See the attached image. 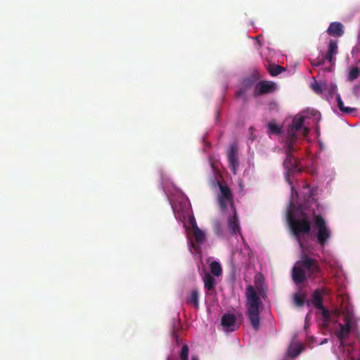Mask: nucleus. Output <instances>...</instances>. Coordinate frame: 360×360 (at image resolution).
Here are the masks:
<instances>
[{"label": "nucleus", "instance_id": "obj_38", "mask_svg": "<svg viewBox=\"0 0 360 360\" xmlns=\"http://www.w3.org/2000/svg\"><path fill=\"white\" fill-rule=\"evenodd\" d=\"M191 360H199V359H198V358L197 356H193L191 357Z\"/></svg>", "mask_w": 360, "mask_h": 360}, {"label": "nucleus", "instance_id": "obj_18", "mask_svg": "<svg viewBox=\"0 0 360 360\" xmlns=\"http://www.w3.org/2000/svg\"><path fill=\"white\" fill-rule=\"evenodd\" d=\"M338 52V47L337 41L334 40H330L328 44V52L326 55V59L329 62H332L333 60V56L336 55Z\"/></svg>", "mask_w": 360, "mask_h": 360}, {"label": "nucleus", "instance_id": "obj_15", "mask_svg": "<svg viewBox=\"0 0 360 360\" xmlns=\"http://www.w3.org/2000/svg\"><path fill=\"white\" fill-rule=\"evenodd\" d=\"M204 287L207 290V294L212 293V291L214 290L215 287V279L208 272L205 273L203 277Z\"/></svg>", "mask_w": 360, "mask_h": 360}, {"label": "nucleus", "instance_id": "obj_8", "mask_svg": "<svg viewBox=\"0 0 360 360\" xmlns=\"http://www.w3.org/2000/svg\"><path fill=\"white\" fill-rule=\"evenodd\" d=\"M238 148L237 144L236 143H231L228 151V160L229 167L235 174H236V169L238 166Z\"/></svg>", "mask_w": 360, "mask_h": 360}, {"label": "nucleus", "instance_id": "obj_12", "mask_svg": "<svg viewBox=\"0 0 360 360\" xmlns=\"http://www.w3.org/2000/svg\"><path fill=\"white\" fill-rule=\"evenodd\" d=\"M297 134H292L290 131H288L284 145V149L285 151L295 152L297 150L295 144L297 141Z\"/></svg>", "mask_w": 360, "mask_h": 360}, {"label": "nucleus", "instance_id": "obj_3", "mask_svg": "<svg viewBox=\"0 0 360 360\" xmlns=\"http://www.w3.org/2000/svg\"><path fill=\"white\" fill-rule=\"evenodd\" d=\"M288 221L293 235L297 238L301 248L302 243L300 236L308 235L311 229V221L307 214L302 210H299L295 212H288Z\"/></svg>", "mask_w": 360, "mask_h": 360}, {"label": "nucleus", "instance_id": "obj_2", "mask_svg": "<svg viewBox=\"0 0 360 360\" xmlns=\"http://www.w3.org/2000/svg\"><path fill=\"white\" fill-rule=\"evenodd\" d=\"M246 315L253 329L257 332L260 326V310L263 304L260 298L259 289H256L251 285L246 287L245 290Z\"/></svg>", "mask_w": 360, "mask_h": 360}, {"label": "nucleus", "instance_id": "obj_24", "mask_svg": "<svg viewBox=\"0 0 360 360\" xmlns=\"http://www.w3.org/2000/svg\"><path fill=\"white\" fill-rule=\"evenodd\" d=\"M267 127L270 134L278 135L282 131V127L276 124L275 122H269Z\"/></svg>", "mask_w": 360, "mask_h": 360}, {"label": "nucleus", "instance_id": "obj_17", "mask_svg": "<svg viewBox=\"0 0 360 360\" xmlns=\"http://www.w3.org/2000/svg\"><path fill=\"white\" fill-rule=\"evenodd\" d=\"M186 303L193 305L195 308L199 307V292L198 289H193L186 298Z\"/></svg>", "mask_w": 360, "mask_h": 360}, {"label": "nucleus", "instance_id": "obj_28", "mask_svg": "<svg viewBox=\"0 0 360 360\" xmlns=\"http://www.w3.org/2000/svg\"><path fill=\"white\" fill-rule=\"evenodd\" d=\"M360 73V70L358 67H354L351 69L349 72L348 73L347 79L349 82H353L356 79L358 78Z\"/></svg>", "mask_w": 360, "mask_h": 360}, {"label": "nucleus", "instance_id": "obj_33", "mask_svg": "<svg viewBox=\"0 0 360 360\" xmlns=\"http://www.w3.org/2000/svg\"><path fill=\"white\" fill-rule=\"evenodd\" d=\"M337 91H338V86L335 84H330V89L329 91V95L330 97H332L333 94H337Z\"/></svg>", "mask_w": 360, "mask_h": 360}, {"label": "nucleus", "instance_id": "obj_27", "mask_svg": "<svg viewBox=\"0 0 360 360\" xmlns=\"http://www.w3.org/2000/svg\"><path fill=\"white\" fill-rule=\"evenodd\" d=\"M311 89L316 94H321L324 90H326V83H319L316 81H314L311 84Z\"/></svg>", "mask_w": 360, "mask_h": 360}, {"label": "nucleus", "instance_id": "obj_26", "mask_svg": "<svg viewBox=\"0 0 360 360\" xmlns=\"http://www.w3.org/2000/svg\"><path fill=\"white\" fill-rule=\"evenodd\" d=\"M210 271L215 276H219L222 273L220 264L216 261H214L210 264Z\"/></svg>", "mask_w": 360, "mask_h": 360}, {"label": "nucleus", "instance_id": "obj_36", "mask_svg": "<svg viewBox=\"0 0 360 360\" xmlns=\"http://www.w3.org/2000/svg\"><path fill=\"white\" fill-rule=\"evenodd\" d=\"M214 229H215L216 233L218 235L221 234V226H220V224L219 222L215 223V224H214Z\"/></svg>", "mask_w": 360, "mask_h": 360}, {"label": "nucleus", "instance_id": "obj_20", "mask_svg": "<svg viewBox=\"0 0 360 360\" xmlns=\"http://www.w3.org/2000/svg\"><path fill=\"white\" fill-rule=\"evenodd\" d=\"M193 233L194 238L198 243H202L204 242L205 239V233L198 227L196 223L193 225Z\"/></svg>", "mask_w": 360, "mask_h": 360}, {"label": "nucleus", "instance_id": "obj_31", "mask_svg": "<svg viewBox=\"0 0 360 360\" xmlns=\"http://www.w3.org/2000/svg\"><path fill=\"white\" fill-rule=\"evenodd\" d=\"M326 58L321 57V58H317L314 60H310L311 65L314 67H317L319 65H322L325 63Z\"/></svg>", "mask_w": 360, "mask_h": 360}, {"label": "nucleus", "instance_id": "obj_11", "mask_svg": "<svg viewBox=\"0 0 360 360\" xmlns=\"http://www.w3.org/2000/svg\"><path fill=\"white\" fill-rule=\"evenodd\" d=\"M345 324H339V330L335 333L336 336L342 344L348 338L353 325V322L349 321H345Z\"/></svg>", "mask_w": 360, "mask_h": 360}, {"label": "nucleus", "instance_id": "obj_13", "mask_svg": "<svg viewBox=\"0 0 360 360\" xmlns=\"http://www.w3.org/2000/svg\"><path fill=\"white\" fill-rule=\"evenodd\" d=\"M231 210L233 211V216L229 218L228 226L233 233H236L240 231L239 221L236 208Z\"/></svg>", "mask_w": 360, "mask_h": 360}, {"label": "nucleus", "instance_id": "obj_19", "mask_svg": "<svg viewBox=\"0 0 360 360\" xmlns=\"http://www.w3.org/2000/svg\"><path fill=\"white\" fill-rule=\"evenodd\" d=\"M293 303L298 307H302L304 303L307 304L306 294L302 291H300L293 295Z\"/></svg>", "mask_w": 360, "mask_h": 360}, {"label": "nucleus", "instance_id": "obj_1", "mask_svg": "<svg viewBox=\"0 0 360 360\" xmlns=\"http://www.w3.org/2000/svg\"><path fill=\"white\" fill-rule=\"evenodd\" d=\"M321 271V269L316 259L302 254L300 260L292 268V278L295 284H301L307 280V277L315 279Z\"/></svg>", "mask_w": 360, "mask_h": 360}, {"label": "nucleus", "instance_id": "obj_22", "mask_svg": "<svg viewBox=\"0 0 360 360\" xmlns=\"http://www.w3.org/2000/svg\"><path fill=\"white\" fill-rule=\"evenodd\" d=\"M342 314L345 316V321L353 322L354 321V309L348 303L342 307Z\"/></svg>", "mask_w": 360, "mask_h": 360}, {"label": "nucleus", "instance_id": "obj_9", "mask_svg": "<svg viewBox=\"0 0 360 360\" xmlns=\"http://www.w3.org/2000/svg\"><path fill=\"white\" fill-rule=\"evenodd\" d=\"M294 152L285 151V160L283 162V167L287 170V175L299 170L298 161L293 155Z\"/></svg>", "mask_w": 360, "mask_h": 360}, {"label": "nucleus", "instance_id": "obj_6", "mask_svg": "<svg viewBox=\"0 0 360 360\" xmlns=\"http://www.w3.org/2000/svg\"><path fill=\"white\" fill-rule=\"evenodd\" d=\"M304 116H295L292 120V124L290 125L288 131H290L292 134H295L307 136L309 134V129L308 127L304 126Z\"/></svg>", "mask_w": 360, "mask_h": 360}, {"label": "nucleus", "instance_id": "obj_29", "mask_svg": "<svg viewBox=\"0 0 360 360\" xmlns=\"http://www.w3.org/2000/svg\"><path fill=\"white\" fill-rule=\"evenodd\" d=\"M189 347L187 345H184L179 352L181 360H188Z\"/></svg>", "mask_w": 360, "mask_h": 360}, {"label": "nucleus", "instance_id": "obj_39", "mask_svg": "<svg viewBox=\"0 0 360 360\" xmlns=\"http://www.w3.org/2000/svg\"><path fill=\"white\" fill-rule=\"evenodd\" d=\"M325 342H327V339H324V340L322 341V344H323V343H325Z\"/></svg>", "mask_w": 360, "mask_h": 360}, {"label": "nucleus", "instance_id": "obj_23", "mask_svg": "<svg viewBox=\"0 0 360 360\" xmlns=\"http://www.w3.org/2000/svg\"><path fill=\"white\" fill-rule=\"evenodd\" d=\"M336 100L338 103V107L342 112H345L346 114L352 113L355 110V108H350V107H345L343 101L341 99L340 95L337 94L336 95Z\"/></svg>", "mask_w": 360, "mask_h": 360}, {"label": "nucleus", "instance_id": "obj_21", "mask_svg": "<svg viewBox=\"0 0 360 360\" xmlns=\"http://www.w3.org/2000/svg\"><path fill=\"white\" fill-rule=\"evenodd\" d=\"M253 80L252 79H245L243 80V86L237 91L236 96L238 98L245 95L248 89L252 85Z\"/></svg>", "mask_w": 360, "mask_h": 360}, {"label": "nucleus", "instance_id": "obj_34", "mask_svg": "<svg viewBox=\"0 0 360 360\" xmlns=\"http://www.w3.org/2000/svg\"><path fill=\"white\" fill-rule=\"evenodd\" d=\"M349 360H360V350L357 353L350 354Z\"/></svg>", "mask_w": 360, "mask_h": 360}, {"label": "nucleus", "instance_id": "obj_7", "mask_svg": "<svg viewBox=\"0 0 360 360\" xmlns=\"http://www.w3.org/2000/svg\"><path fill=\"white\" fill-rule=\"evenodd\" d=\"M276 90V84L273 82L260 81L255 86L254 96L268 94Z\"/></svg>", "mask_w": 360, "mask_h": 360}, {"label": "nucleus", "instance_id": "obj_35", "mask_svg": "<svg viewBox=\"0 0 360 360\" xmlns=\"http://www.w3.org/2000/svg\"><path fill=\"white\" fill-rule=\"evenodd\" d=\"M316 309L321 310L322 315H323V317H325V318H328L329 317V316H330L329 311L323 306V308H316Z\"/></svg>", "mask_w": 360, "mask_h": 360}, {"label": "nucleus", "instance_id": "obj_30", "mask_svg": "<svg viewBox=\"0 0 360 360\" xmlns=\"http://www.w3.org/2000/svg\"><path fill=\"white\" fill-rule=\"evenodd\" d=\"M302 352V347L300 346L290 348L288 350V355L291 357H295Z\"/></svg>", "mask_w": 360, "mask_h": 360}, {"label": "nucleus", "instance_id": "obj_16", "mask_svg": "<svg viewBox=\"0 0 360 360\" xmlns=\"http://www.w3.org/2000/svg\"><path fill=\"white\" fill-rule=\"evenodd\" d=\"M310 303H311L315 308H323V297L321 295L319 290H315L311 295V301H307V305H309Z\"/></svg>", "mask_w": 360, "mask_h": 360}, {"label": "nucleus", "instance_id": "obj_25", "mask_svg": "<svg viewBox=\"0 0 360 360\" xmlns=\"http://www.w3.org/2000/svg\"><path fill=\"white\" fill-rule=\"evenodd\" d=\"M268 70L271 76H277L284 71V68L282 66L276 64H270Z\"/></svg>", "mask_w": 360, "mask_h": 360}, {"label": "nucleus", "instance_id": "obj_37", "mask_svg": "<svg viewBox=\"0 0 360 360\" xmlns=\"http://www.w3.org/2000/svg\"><path fill=\"white\" fill-rule=\"evenodd\" d=\"M357 39L360 41V27L357 32Z\"/></svg>", "mask_w": 360, "mask_h": 360}, {"label": "nucleus", "instance_id": "obj_32", "mask_svg": "<svg viewBox=\"0 0 360 360\" xmlns=\"http://www.w3.org/2000/svg\"><path fill=\"white\" fill-rule=\"evenodd\" d=\"M316 290H319L322 297L329 295L331 293L330 289L326 287H322L321 288H317Z\"/></svg>", "mask_w": 360, "mask_h": 360}, {"label": "nucleus", "instance_id": "obj_14", "mask_svg": "<svg viewBox=\"0 0 360 360\" xmlns=\"http://www.w3.org/2000/svg\"><path fill=\"white\" fill-rule=\"evenodd\" d=\"M327 32L333 37H341L344 34L343 25L340 22H332L329 25Z\"/></svg>", "mask_w": 360, "mask_h": 360}, {"label": "nucleus", "instance_id": "obj_10", "mask_svg": "<svg viewBox=\"0 0 360 360\" xmlns=\"http://www.w3.org/2000/svg\"><path fill=\"white\" fill-rule=\"evenodd\" d=\"M236 316L234 314H225L221 317V325L224 330L231 332L237 329L236 324Z\"/></svg>", "mask_w": 360, "mask_h": 360}, {"label": "nucleus", "instance_id": "obj_4", "mask_svg": "<svg viewBox=\"0 0 360 360\" xmlns=\"http://www.w3.org/2000/svg\"><path fill=\"white\" fill-rule=\"evenodd\" d=\"M313 219L314 228L317 230V243L321 247H324L331 237V231L321 214H314Z\"/></svg>", "mask_w": 360, "mask_h": 360}, {"label": "nucleus", "instance_id": "obj_5", "mask_svg": "<svg viewBox=\"0 0 360 360\" xmlns=\"http://www.w3.org/2000/svg\"><path fill=\"white\" fill-rule=\"evenodd\" d=\"M220 193L218 195V203L221 212H225L229 205L231 209L235 208L233 204V195L230 188L218 182Z\"/></svg>", "mask_w": 360, "mask_h": 360}]
</instances>
